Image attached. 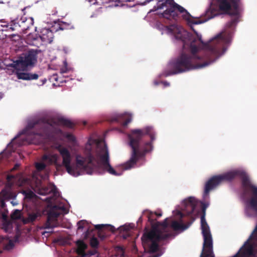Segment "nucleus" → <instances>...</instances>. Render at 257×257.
<instances>
[{
    "mask_svg": "<svg viewBox=\"0 0 257 257\" xmlns=\"http://www.w3.org/2000/svg\"><path fill=\"white\" fill-rule=\"evenodd\" d=\"M95 228L98 230V236L102 240L104 239L106 235L103 232V229H107L111 232H114V227L111 225L97 224L95 225Z\"/></svg>",
    "mask_w": 257,
    "mask_h": 257,
    "instance_id": "15",
    "label": "nucleus"
},
{
    "mask_svg": "<svg viewBox=\"0 0 257 257\" xmlns=\"http://www.w3.org/2000/svg\"><path fill=\"white\" fill-rule=\"evenodd\" d=\"M1 241L2 240V239H3V237L2 236L1 237Z\"/></svg>",
    "mask_w": 257,
    "mask_h": 257,
    "instance_id": "49",
    "label": "nucleus"
},
{
    "mask_svg": "<svg viewBox=\"0 0 257 257\" xmlns=\"http://www.w3.org/2000/svg\"><path fill=\"white\" fill-rule=\"evenodd\" d=\"M218 15V14L217 11L213 8L210 7L206 11L205 17L206 18V20L205 21L209 20Z\"/></svg>",
    "mask_w": 257,
    "mask_h": 257,
    "instance_id": "20",
    "label": "nucleus"
},
{
    "mask_svg": "<svg viewBox=\"0 0 257 257\" xmlns=\"http://www.w3.org/2000/svg\"><path fill=\"white\" fill-rule=\"evenodd\" d=\"M189 226V225H186L182 223H180L177 221H172L171 225V228H173L175 231L178 230H184L186 229Z\"/></svg>",
    "mask_w": 257,
    "mask_h": 257,
    "instance_id": "19",
    "label": "nucleus"
},
{
    "mask_svg": "<svg viewBox=\"0 0 257 257\" xmlns=\"http://www.w3.org/2000/svg\"><path fill=\"white\" fill-rule=\"evenodd\" d=\"M1 196H3L6 198H12L13 197V194L11 192L10 189L8 190L3 189L1 190Z\"/></svg>",
    "mask_w": 257,
    "mask_h": 257,
    "instance_id": "23",
    "label": "nucleus"
},
{
    "mask_svg": "<svg viewBox=\"0 0 257 257\" xmlns=\"http://www.w3.org/2000/svg\"><path fill=\"white\" fill-rule=\"evenodd\" d=\"M78 230H82L88 225V222L85 220H81L77 223Z\"/></svg>",
    "mask_w": 257,
    "mask_h": 257,
    "instance_id": "24",
    "label": "nucleus"
},
{
    "mask_svg": "<svg viewBox=\"0 0 257 257\" xmlns=\"http://www.w3.org/2000/svg\"><path fill=\"white\" fill-rule=\"evenodd\" d=\"M67 138L70 141H75V137L73 135H72V134H68L67 135Z\"/></svg>",
    "mask_w": 257,
    "mask_h": 257,
    "instance_id": "36",
    "label": "nucleus"
},
{
    "mask_svg": "<svg viewBox=\"0 0 257 257\" xmlns=\"http://www.w3.org/2000/svg\"><path fill=\"white\" fill-rule=\"evenodd\" d=\"M167 28L176 39L183 42L184 49L187 46L189 47L191 53L182 52L177 58L171 61L168 66L169 69L164 72L165 77L203 68L213 63L225 52L226 45L230 42L233 35L232 30H229L217 34L209 42L204 43L201 35L193 29L197 38L176 25H171Z\"/></svg>",
    "mask_w": 257,
    "mask_h": 257,
    "instance_id": "1",
    "label": "nucleus"
},
{
    "mask_svg": "<svg viewBox=\"0 0 257 257\" xmlns=\"http://www.w3.org/2000/svg\"><path fill=\"white\" fill-rule=\"evenodd\" d=\"M84 254H85V255H83L82 257H90L91 255H93V253H89L88 251L87 252H85Z\"/></svg>",
    "mask_w": 257,
    "mask_h": 257,
    "instance_id": "38",
    "label": "nucleus"
},
{
    "mask_svg": "<svg viewBox=\"0 0 257 257\" xmlns=\"http://www.w3.org/2000/svg\"><path fill=\"white\" fill-rule=\"evenodd\" d=\"M142 218L141 217L139 218V219L138 220V223H139V222H142Z\"/></svg>",
    "mask_w": 257,
    "mask_h": 257,
    "instance_id": "46",
    "label": "nucleus"
},
{
    "mask_svg": "<svg viewBox=\"0 0 257 257\" xmlns=\"http://www.w3.org/2000/svg\"><path fill=\"white\" fill-rule=\"evenodd\" d=\"M25 193L26 197L28 198H30V199L33 198L34 197V196H35V194L31 191H30L28 192H25Z\"/></svg>",
    "mask_w": 257,
    "mask_h": 257,
    "instance_id": "34",
    "label": "nucleus"
},
{
    "mask_svg": "<svg viewBox=\"0 0 257 257\" xmlns=\"http://www.w3.org/2000/svg\"><path fill=\"white\" fill-rule=\"evenodd\" d=\"M57 210H58V212H61V214L63 213L66 214L68 213V211L66 208L65 207L64 205H56Z\"/></svg>",
    "mask_w": 257,
    "mask_h": 257,
    "instance_id": "29",
    "label": "nucleus"
},
{
    "mask_svg": "<svg viewBox=\"0 0 257 257\" xmlns=\"http://www.w3.org/2000/svg\"><path fill=\"white\" fill-rule=\"evenodd\" d=\"M78 248H83L85 249L86 248V245L82 241H79L78 242Z\"/></svg>",
    "mask_w": 257,
    "mask_h": 257,
    "instance_id": "35",
    "label": "nucleus"
},
{
    "mask_svg": "<svg viewBox=\"0 0 257 257\" xmlns=\"http://www.w3.org/2000/svg\"><path fill=\"white\" fill-rule=\"evenodd\" d=\"M21 216L20 211L19 210H15L12 215V217L14 219H19Z\"/></svg>",
    "mask_w": 257,
    "mask_h": 257,
    "instance_id": "32",
    "label": "nucleus"
},
{
    "mask_svg": "<svg viewBox=\"0 0 257 257\" xmlns=\"http://www.w3.org/2000/svg\"><path fill=\"white\" fill-rule=\"evenodd\" d=\"M61 71L62 73H65L67 72L66 68H61Z\"/></svg>",
    "mask_w": 257,
    "mask_h": 257,
    "instance_id": "43",
    "label": "nucleus"
},
{
    "mask_svg": "<svg viewBox=\"0 0 257 257\" xmlns=\"http://www.w3.org/2000/svg\"><path fill=\"white\" fill-rule=\"evenodd\" d=\"M127 114H121L114 117L112 118L111 121H116L120 123L122 126H126L132 120V116Z\"/></svg>",
    "mask_w": 257,
    "mask_h": 257,
    "instance_id": "17",
    "label": "nucleus"
},
{
    "mask_svg": "<svg viewBox=\"0 0 257 257\" xmlns=\"http://www.w3.org/2000/svg\"><path fill=\"white\" fill-rule=\"evenodd\" d=\"M90 244L91 246V247L95 248L98 247L99 244V241L96 237H93L91 238L90 240Z\"/></svg>",
    "mask_w": 257,
    "mask_h": 257,
    "instance_id": "26",
    "label": "nucleus"
},
{
    "mask_svg": "<svg viewBox=\"0 0 257 257\" xmlns=\"http://www.w3.org/2000/svg\"><path fill=\"white\" fill-rule=\"evenodd\" d=\"M14 243L12 240H10L9 242L4 246V248L5 250H10L13 248Z\"/></svg>",
    "mask_w": 257,
    "mask_h": 257,
    "instance_id": "31",
    "label": "nucleus"
},
{
    "mask_svg": "<svg viewBox=\"0 0 257 257\" xmlns=\"http://www.w3.org/2000/svg\"><path fill=\"white\" fill-rule=\"evenodd\" d=\"M61 212L57 210L56 205H53L48 213L47 219L44 225L45 229L53 228L57 226V218L60 216Z\"/></svg>",
    "mask_w": 257,
    "mask_h": 257,
    "instance_id": "11",
    "label": "nucleus"
},
{
    "mask_svg": "<svg viewBox=\"0 0 257 257\" xmlns=\"http://www.w3.org/2000/svg\"><path fill=\"white\" fill-rule=\"evenodd\" d=\"M38 52L31 50L22 54L15 62L14 66L17 70L16 74L18 79L23 80L37 79L39 76L37 74L19 72L25 70L29 66H32L37 62Z\"/></svg>",
    "mask_w": 257,
    "mask_h": 257,
    "instance_id": "6",
    "label": "nucleus"
},
{
    "mask_svg": "<svg viewBox=\"0 0 257 257\" xmlns=\"http://www.w3.org/2000/svg\"><path fill=\"white\" fill-rule=\"evenodd\" d=\"M88 252L89 253H93V255H94L96 253V251L95 250H92V251H88Z\"/></svg>",
    "mask_w": 257,
    "mask_h": 257,
    "instance_id": "42",
    "label": "nucleus"
},
{
    "mask_svg": "<svg viewBox=\"0 0 257 257\" xmlns=\"http://www.w3.org/2000/svg\"><path fill=\"white\" fill-rule=\"evenodd\" d=\"M237 22V18H235L228 22L227 24V27L230 29Z\"/></svg>",
    "mask_w": 257,
    "mask_h": 257,
    "instance_id": "30",
    "label": "nucleus"
},
{
    "mask_svg": "<svg viewBox=\"0 0 257 257\" xmlns=\"http://www.w3.org/2000/svg\"><path fill=\"white\" fill-rule=\"evenodd\" d=\"M89 3L91 4H95L96 3V0H87Z\"/></svg>",
    "mask_w": 257,
    "mask_h": 257,
    "instance_id": "39",
    "label": "nucleus"
},
{
    "mask_svg": "<svg viewBox=\"0 0 257 257\" xmlns=\"http://www.w3.org/2000/svg\"><path fill=\"white\" fill-rule=\"evenodd\" d=\"M37 192L41 195H45L50 193L55 195L57 193V188L53 184L49 183L47 186H42L39 188Z\"/></svg>",
    "mask_w": 257,
    "mask_h": 257,
    "instance_id": "16",
    "label": "nucleus"
},
{
    "mask_svg": "<svg viewBox=\"0 0 257 257\" xmlns=\"http://www.w3.org/2000/svg\"><path fill=\"white\" fill-rule=\"evenodd\" d=\"M57 150L63 159L62 164L58 162L59 157L57 154H45L42 159L48 165H54L58 171L64 166L69 174L77 177L81 175L78 170L88 174H92L94 169L97 165L111 175L116 176L121 175V173H117L111 166L108 150L105 144L101 145L97 143L95 149L90 145H86L84 156L76 155L75 167L70 165L71 155L67 148L59 146Z\"/></svg>",
    "mask_w": 257,
    "mask_h": 257,
    "instance_id": "2",
    "label": "nucleus"
},
{
    "mask_svg": "<svg viewBox=\"0 0 257 257\" xmlns=\"http://www.w3.org/2000/svg\"><path fill=\"white\" fill-rule=\"evenodd\" d=\"M197 200L193 197H189L187 199H185L182 202V211H178V215L182 218L185 216H190L193 219L194 218L192 216V214L196 208L197 205Z\"/></svg>",
    "mask_w": 257,
    "mask_h": 257,
    "instance_id": "10",
    "label": "nucleus"
},
{
    "mask_svg": "<svg viewBox=\"0 0 257 257\" xmlns=\"http://www.w3.org/2000/svg\"><path fill=\"white\" fill-rule=\"evenodd\" d=\"M148 220L151 221V218L150 216L148 217Z\"/></svg>",
    "mask_w": 257,
    "mask_h": 257,
    "instance_id": "48",
    "label": "nucleus"
},
{
    "mask_svg": "<svg viewBox=\"0 0 257 257\" xmlns=\"http://www.w3.org/2000/svg\"><path fill=\"white\" fill-rule=\"evenodd\" d=\"M15 21H11L10 24H7L6 22L3 21V20H1V37L5 36L6 38L9 37L11 38L12 36H13L12 34H4V32H12L14 30H16L18 28L20 27V25L15 22Z\"/></svg>",
    "mask_w": 257,
    "mask_h": 257,
    "instance_id": "12",
    "label": "nucleus"
},
{
    "mask_svg": "<svg viewBox=\"0 0 257 257\" xmlns=\"http://www.w3.org/2000/svg\"><path fill=\"white\" fill-rule=\"evenodd\" d=\"M216 2L222 14L235 17L239 15L241 0H216Z\"/></svg>",
    "mask_w": 257,
    "mask_h": 257,
    "instance_id": "9",
    "label": "nucleus"
},
{
    "mask_svg": "<svg viewBox=\"0 0 257 257\" xmlns=\"http://www.w3.org/2000/svg\"><path fill=\"white\" fill-rule=\"evenodd\" d=\"M209 204L208 203H202V214L201 216V225L204 224H208L205 216V211L206 208L208 207Z\"/></svg>",
    "mask_w": 257,
    "mask_h": 257,
    "instance_id": "21",
    "label": "nucleus"
},
{
    "mask_svg": "<svg viewBox=\"0 0 257 257\" xmlns=\"http://www.w3.org/2000/svg\"><path fill=\"white\" fill-rule=\"evenodd\" d=\"M152 226H157L158 228L162 232V234L169 233V237L172 235L171 227L169 226L168 218H166L162 222H157Z\"/></svg>",
    "mask_w": 257,
    "mask_h": 257,
    "instance_id": "13",
    "label": "nucleus"
},
{
    "mask_svg": "<svg viewBox=\"0 0 257 257\" xmlns=\"http://www.w3.org/2000/svg\"><path fill=\"white\" fill-rule=\"evenodd\" d=\"M35 166L37 170L39 171H42L46 168V165L42 162L37 163Z\"/></svg>",
    "mask_w": 257,
    "mask_h": 257,
    "instance_id": "27",
    "label": "nucleus"
},
{
    "mask_svg": "<svg viewBox=\"0 0 257 257\" xmlns=\"http://www.w3.org/2000/svg\"><path fill=\"white\" fill-rule=\"evenodd\" d=\"M5 206L4 201L1 199V208H3Z\"/></svg>",
    "mask_w": 257,
    "mask_h": 257,
    "instance_id": "41",
    "label": "nucleus"
},
{
    "mask_svg": "<svg viewBox=\"0 0 257 257\" xmlns=\"http://www.w3.org/2000/svg\"><path fill=\"white\" fill-rule=\"evenodd\" d=\"M20 166V164L17 163L15 165L14 167L11 170V172H13L16 170H17Z\"/></svg>",
    "mask_w": 257,
    "mask_h": 257,
    "instance_id": "37",
    "label": "nucleus"
},
{
    "mask_svg": "<svg viewBox=\"0 0 257 257\" xmlns=\"http://www.w3.org/2000/svg\"><path fill=\"white\" fill-rule=\"evenodd\" d=\"M38 216V215L37 213H30L29 214L27 218V221L30 223L33 222L34 221L36 220Z\"/></svg>",
    "mask_w": 257,
    "mask_h": 257,
    "instance_id": "25",
    "label": "nucleus"
},
{
    "mask_svg": "<svg viewBox=\"0 0 257 257\" xmlns=\"http://www.w3.org/2000/svg\"><path fill=\"white\" fill-rule=\"evenodd\" d=\"M237 177L241 179L243 194L251 196L246 202L247 205L257 212V187L252 184L248 175L243 170H235L213 176L205 184L204 196H207L211 190L222 182L231 181Z\"/></svg>",
    "mask_w": 257,
    "mask_h": 257,
    "instance_id": "4",
    "label": "nucleus"
},
{
    "mask_svg": "<svg viewBox=\"0 0 257 257\" xmlns=\"http://www.w3.org/2000/svg\"><path fill=\"white\" fill-rule=\"evenodd\" d=\"M70 27V25L67 24L65 22H62L61 24H59L58 28L57 29V30H64L65 29H68Z\"/></svg>",
    "mask_w": 257,
    "mask_h": 257,
    "instance_id": "28",
    "label": "nucleus"
},
{
    "mask_svg": "<svg viewBox=\"0 0 257 257\" xmlns=\"http://www.w3.org/2000/svg\"><path fill=\"white\" fill-rule=\"evenodd\" d=\"M6 154V153L4 152H1V158L3 157L4 155Z\"/></svg>",
    "mask_w": 257,
    "mask_h": 257,
    "instance_id": "45",
    "label": "nucleus"
},
{
    "mask_svg": "<svg viewBox=\"0 0 257 257\" xmlns=\"http://www.w3.org/2000/svg\"><path fill=\"white\" fill-rule=\"evenodd\" d=\"M22 174L21 173H18L16 175L14 174H8L7 175V181L10 184V186L13 185L17 180L20 181L22 178Z\"/></svg>",
    "mask_w": 257,
    "mask_h": 257,
    "instance_id": "18",
    "label": "nucleus"
},
{
    "mask_svg": "<svg viewBox=\"0 0 257 257\" xmlns=\"http://www.w3.org/2000/svg\"><path fill=\"white\" fill-rule=\"evenodd\" d=\"M57 125H62L70 128L74 126L73 122L63 117H58L56 120L46 117L33 120L28 123L21 134L18 135L8 144L7 151L10 155L19 146L35 143L33 138L37 136L45 138L52 136Z\"/></svg>",
    "mask_w": 257,
    "mask_h": 257,
    "instance_id": "3",
    "label": "nucleus"
},
{
    "mask_svg": "<svg viewBox=\"0 0 257 257\" xmlns=\"http://www.w3.org/2000/svg\"><path fill=\"white\" fill-rule=\"evenodd\" d=\"M84 250L85 249H84L83 248H78L77 249L76 252L78 254L79 257H82L83 255V256L85 255V254H84V253H85Z\"/></svg>",
    "mask_w": 257,
    "mask_h": 257,
    "instance_id": "33",
    "label": "nucleus"
},
{
    "mask_svg": "<svg viewBox=\"0 0 257 257\" xmlns=\"http://www.w3.org/2000/svg\"><path fill=\"white\" fill-rule=\"evenodd\" d=\"M1 219H5L7 217V216L4 213L1 212Z\"/></svg>",
    "mask_w": 257,
    "mask_h": 257,
    "instance_id": "40",
    "label": "nucleus"
},
{
    "mask_svg": "<svg viewBox=\"0 0 257 257\" xmlns=\"http://www.w3.org/2000/svg\"><path fill=\"white\" fill-rule=\"evenodd\" d=\"M155 214L158 216V217H161L162 215V214L161 213H157L156 212L155 213Z\"/></svg>",
    "mask_w": 257,
    "mask_h": 257,
    "instance_id": "44",
    "label": "nucleus"
},
{
    "mask_svg": "<svg viewBox=\"0 0 257 257\" xmlns=\"http://www.w3.org/2000/svg\"><path fill=\"white\" fill-rule=\"evenodd\" d=\"M120 231H123V233L122 234V236L123 238L126 239L129 236L130 234L128 233V230H130V228L127 225H124L120 227Z\"/></svg>",
    "mask_w": 257,
    "mask_h": 257,
    "instance_id": "22",
    "label": "nucleus"
},
{
    "mask_svg": "<svg viewBox=\"0 0 257 257\" xmlns=\"http://www.w3.org/2000/svg\"><path fill=\"white\" fill-rule=\"evenodd\" d=\"M169 233L162 234L157 226L151 229L145 228L141 237L142 245L146 252L154 253L159 249V242L169 238Z\"/></svg>",
    "mask_w": 257,
    "mask_h": 257,
    "instance_id": "7",
    "label": "nucleus"
},
{
    "mask_svg": "<svg viewBox=\"0 0 257 257\" xmlns=\"http://www.w3.org/2000/svg\"><path fill=\"white\" fill-rule=\"evenodd\" d=\"M155 133L151 126H147L143 129L132 130L131 134L128 135V139L129 144L132 149V152L129 160L122 165L124 170L133 168L143 156V154L140 149V141L144 136L148 135L151 139L150 142H147L145 144L144 153H146L152 150V143L155 140Z\"/></svg>",
    "mask_w": 257,
    "mask_h": 257,
    "instance_id": "5",
    "label": "nucleus"
},
{
    "mask_svg": "<svg viewBox=\"0 0 257 257\" xmlns=\"http://www.w3.org/2000/svg\"><path fill=\"white\" fill-rule=\"evenodd\" d=\"M89 232V230L88 229L87 230V231H86V234H87Z\"/></svg>",
    "mask_w": 257,
    "mask_h": 257,
    "instance_id": "47",
    "label": "nucleus"
},
{
    "mask_svg": "<svg viewBox=\"0 0 257 257\" xmlns=\"http://www.w3.org/2000/svg\"><path fill=\"white\" fill-rule=\"evenodd\" d=\"M164 8H166L167 9L163 12L162 16L167 20L176 19L178 17L176 11L177 10L180 13H184L182 17L189 23L195 25L202 23L200 21L191 20L192 16L183 7L175 3L174 0H159L157 4L158 9H162Z\"/></svg>",
    "mask_w": 257,
    "mask_h": 257,
    "instance_id": "8",
    "label": "nucleus"
},
{
    "mask_svg": "<svg viewBox=\"0 0 257 257\" xmlns=\"http://www.w3.org/2000/svg\"><path fill=\"white\" fill-rule=\"evenodd\" d=\"M40 37L45 43H51L54 38L53 33L49 29H43L40 33Z\"/></svg>",
    "mask_w": 257,
    "mask_h": 257,
    "instance_id": "14",
    "label": "nucleus"
}]
</instances>
